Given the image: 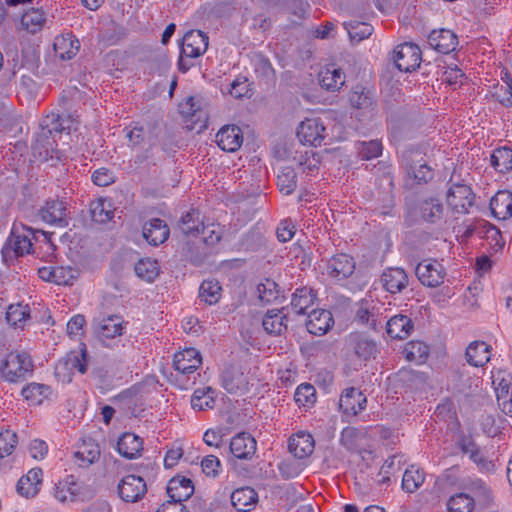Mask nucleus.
<instances>
[{"label": "nucleus", "mask_w": 512, "mask_h": 512, "mask_svg": "<svg viewBox=\"0 0 512 512\" xmlns=\"http://www.w3.org/2000/svg\"><path fill=\"white\" fill-rule=\"evenodd\" d=\"M142 234L150 245L158 246L168 239L170 230L164 220L153 218L145 222Z\"/></svg>", "instance_id": "4be33fe9"}, {"label": "nucleus", "mask_w": 512, "mask_h": 512, "mask_svg": "<svg viewBox=\"0 0 512 512\" xmlns=\"http://www.w3.org/2000/svg\"><path fill=\"white\" fill-rule=\"evenodd\" d=\"M319 165L320 158L318 154L314 152H305L304 154H301L299 157V167L304 173H313L315 170H318Z\"/></svg>", "instance_id": "338daca9"}, {"label": "nucleus", "mask_w": 512, "mask_h": 512, "mask_svg": "<svg viewBox=\"0 0 512 512\" xmlns=\"http://www.w3.org/2000/svg\"><path fill=\"white\" fill-rule=\"evenodd\" d=\"M252 61L257 78L267 86L274 85L276 73L269 59L261 53H256Z\"/></svg>", "instance_id": "e433bc0d"}, {"label": "nucleus", "mask_w": 512, "mask_h": 512, "mask_svg": "<svg viewBox=\"0 0 512 512\" xmlns=\"http://www.w3.org/2000/svg\"><path fill=\"white\" fill-rule=\"evenodd\" d=\"M147 492L143 478L135 475L125 476L118 485L119 496L126 502H137Z\"/></svg>", "instance_id": "4468645a"}, {"label": "nucleus", "mask_w": 512, "mask_h": 512, "mask_svg": "<svg viewBox=\"0 0 512 512\" xmlns=\"http://www.w3.org/2000/svg\"><path fill=\"white\" fill-rule=\"evenodd\" d=\"M294 400L299 407H311L316 402V390L309 383L300 384L294 394Z\"/></svg>", "instance_id": "6e6d98bb"}, {"label": "nucleus", "mask_w": 512, "mask_h": 512, "mask_svg": "<svg viewBox=\"0 0 512 512\" xmlns=\"http://www.w3.org/2000/svg\"><path fill=\"white\" fill-rule=\"evenodd\" d=\"M202 223L203 222L200 220V212L192 209L181 217L178 226L186 236H197L200 234Z\"/></svg>", "instance_id": "c03bdc74"}, {"label": "nucleus", "mask_w": 512, "mask_h": 512, "mask_svg": "<svg viewBox=\"0 0 512 512\" xmlns=\"http://www.w3.org/2000/svg\"><path fill=\"white\" fill-rule=\"evenodd\" d=\"M415 274L418 280L427 287H438L444 281L446 271L441 263L436 260H424L420 262Z\"/></svg>", "instance_id": "9b49d317"}, {"label": "nucleus", "mask_w": 512, "mask_h": 512, "mask_svg": "<svg viewBox=\"0 0 512 512\" xmlns=\"http://www.w3.org/2000/svg\"><path fill=\"white\" fill-rule=\"evenodd\" d=\"M45 21L44 12L40 9L32 8L22 15L20 23L24 30L36 33L42 29Z\"/></svg>", "instance_id": "49530a36"}, {"label": "nucleus", "mask_w": 512, "mask_h": 512, "mask_svg": "<svg viewBox=\"0 0 512 512\" xmlns=\"http://www.w3.org/2000/svg\"><path fill=\"white\" fill-rule=\"evenodd\" d=\"M200 234L203 235V242L208 246L216 245L222 237V228L219 224H208L202 223L200 227Z\"/></svg>", "instance_id": "680f3d73"}, {"label": "nucleus", "mask_w": 512, "mask_h": 512, "mask_svg": "<svg viewBox=\"0 0 512 512\" xmlns=\"http://www.w3.org/2000/svg\"><path fill=\"white\" fill-rule=\"evenodd\" d=\"M209 38L200 30H190L182 38L180 57L178 60V69L186 73L193 63L189 59L198 58L203 55L208 48Z\"/></svg>", "instance_id": "7ed1b4c3"}, {"label": "nucleus", "mask_w": 512, "mask_h": 512, "mask_svg": "<svg viewBox=\"0 0 512 512\" xmlns=\"http://www.w3.org/2000/svg\"><path fill=\"white\" fill-rule=\"evenodd\" d=\"M362 433L354 427H346L341 433L340 442L349 451H356L359 447V439Z\"/></svg>", "instance_id": "e2e57ef3"}, {"label": "nucleus", "mask_w": 512, "mask_h": 512, "mask_svg": "<svg viewBox=\"0 0 512 512\" xmlns=\"http://www.w3.org/2000/svg\"><path fill=\"white\" fill-rule=\"evenodd\" d=\"M334 324L332 314L328 310H313L308 315L306 328L313 335H324Z\"/></svg>", "instance_id": "bb28decb"}, {"label": "nucleus", "mask_w": 512, "mask_h": 512, "mask_svg": "<svg viewBox=\"0 0 512 512\" xmlns=\"http://www.w3.org/2000/svg\"><path fill=\"white\" fill-rule=\"evenodd\" d=\"M450 187L447 191V203L457 213L465 214L474 205L475 195L470 186L463 183L449 181Z\"/></svg>", "instance_id": "0eeeda50"}, {"label": "nucleus", "mask_w": 512, "mask_h": 512, "mask_svg": "<svg viewBox=\"0 0 512 512\" xmlns=\"http://www.w3.org/2000/svg\"><path fill=\"white\" fill-rule=\"evenodd\" d=\"M289 451L297 458L304 459L314 451V439L306 432H298L289 439Z\"/></svg>", "instance_id": "cd10ccee"}, {"label": "nucleus", "mask_w": 512, "mask_h": 512, "mask_svg": "<svg viewBox=\"0 0 512 512\" xmlns=\"http://www.w3.org/2000/svg\"><path fill=\"white\" fill-rule=\"evenodd\" d=\"M348 33L351 40L360 42L368 38L372 32L373 27L367 23L356 22L355 24H349Z\"/></svg>", "instance_id": "69168bd1"}, {"label": "nucleus", "mask_w": 512, "mask_h": 512, "mask_svg": "<svg viewBox=\"0 0 512 512\" xmlns=\"http://www.w3.org/2000/svg\"><path fill=\"white\" fill-rule=\"evenodd\" d=\"M490 209L494 217L506 220L512 216V192L498 191L490 201Z\"/></svg>", "instance_id": "c756f323"}, {"label": "nucleus", "mask_w": 512, "mask_h": 512, "mask_svg": "<svg viewBox=\"0 0 512 512\" xmlns=\"http://www.w3.org/2000/svg\"><path fill=\"white\" fill-rule=\"evenodd\" d=\"M79 41L71 34H63L55 38L53 48L62 60H70L79 51Z\"/></svg>", "instance_id": "f704fd0d"}, {"label": "nucleus", "mask_w": 512, "mask_h": 512, "mask_svg": "<svg viewBox=\"0 0 512 512\" xmlns=\"http://www.w3.org/2000/svg\"><path fill=\"white\" fill-rule=\"evenodd\" d=\"M319 83L328 91H336L344 85L345 76L341 68H337L334 64L328 65L320 71Z\"/></svg>", "instance_id": "72a5a7b5"}, {"label": "nucleus", "mask_w": 512, "mask_h": 512, "mask_svg": "<svg viewBox=\"0 0 512 512\" xmlns=\"http://www.w3.org/2000/svg\"><path fill=\"white\" fill-rule=\"evenodd\" d=\"M34 363L31 356L24 351L9 353L2 362V378L10 383L24 381L27 376L32 375Z\"/></svg>", "instance_id": "39448f33"}, {"label": "nucleus", "mask_w": 512, "mask_h": 512, "mask_svg": "<svg viewBox=\"0 0 512 512\" xmlns=\"http://www.w3.org/2000/svg\"><path fill=\"white\" fill-rule=\"evenodd\" d=\"M429 346L422 341H410L405 345L403 353L408 361L424 363L429 356Z\"/></svg>", "instance_id": "09e8293b"}, {"label": "nucleus", "mask_w": 512, "mask_h": 512, "mask_svg": "<svg viewBox=\"0 0 512 512\" xmlns=\"http://www.w3.org/2000/svg\"><path fill=\"white\" fill-rule=\"evenodd\" d=\"M392 59L398 70L411 72L420 66L421 50L413 43H403L394 49Z\"/></svg>", "instance_id": "6e6552de"}, {"label": "nucleus", "mask_w": 512, "mask_h": 512, "mask_svg": "<svg viewBox=\"0 0 512 512\" xmlns=\"http://www.w3.org/2000/svg\"><path fill=\"white\" fill-rule=\"evenodd\" d=\"M100 457V447L93 440H83L74 453L75 463L82 468H87Z\"/></svg>", "instance_id": "7c9ffc66"}, {"label": "nucleus", "mask_w": 512, "mask_h": 512, "mask_svg": "<svg viewBox=\"0 0 512 512\" xmlns=\"http://www.w3.org/2000/svg\"><path fill=\"white\" fill-rule=\"evenodd\" d=\"M315 300L316 294L312 288H297L292 294L291 308L296 314H305L306 310L314 304Z\"/></svg>", "instance_id": "58836bf2"}, {"label": "nucleus", "mask_w": 512, "mask_h": 512, "mask_svg": "<svg viewBox=\"0 0 512 512\" xmlns=\"http://www.w3.org/2000/svg\"><path fill=\"white\" fill-rule=\"evenodd\" d=\"M134 269L136 275L147 282H152L159 274L158 262L150 258L139 260Z\"/></svg>", "instance_id": "5fc2aeb1"}, {"label": "nucleus", "mask_w": 512, "mask_h": 512, "mask_svg": "<svg viewBox=\"0 0 512 512\" xmlns=\"http://www.w3.org/2000/svg\"><path fill=\"white\" fill-rule=\"evenodd\" d=\"M297 137L304 144L321 146L326 138V128L319 118H307L297 129Z\"/></svg>", "instance_id": "1a4fd4ad"}, {"label": "nucleus", "mask_w": 512, "mask_h": 512, "mask_svg": "<svg viewBox=\"0 0 512 512\" xmlns=\"http://www.w3.org/2000/svg\"><path fill=\"white\" fill-rule=\"evenodd\" d=\"M349 101L354 108L368 109L372 107L374 98L369 90L363 87H356L349 96Z\"/></svg>", "instance_id": "052dcab7"}, {"label": "nucleus", "mask_w": 512, "mask_h": 512, "mask_svg": "<svg viewBox=\"0 0 512 512\" xmlns=\"http://www.w3.org/2000/svg\"><path fill=\"white\" fill-rule=\"evenodd\" d=\"M380 281L387 292L395 294L407 287L409 278L404 269L391 267L383 271Z\"/></svg>", "instance_id": "5701e85b"}, {"label": "nucleus", "mask_w": 512, "mask_h": 512, "mask_svg": "<svg viewBox=\"0 0 512 512\" xmlns=\"http://www.w3.org/2000/svg\"><path fill=\"white\" fill-rule=\"evenodd\" d=\"M286 315L281 310H268L265 314L262 326L271 335H281L287 329Z\"/></svg>", "instance_id": "ea45409f"}, {"label": "nucleus", "mask_w": 512, "mask_h": 512, "mask_svg": "<svg viewBox=\"0 0 512 512\" xmlns=\"http://www.w3.org/2000/svg\"><path fill=\"white\" fill-rule=\"evenodd\" d=\"M222 287L216 280H205L199 288V298L209 305L216 304L221 298Z\"/></svg>", "instance_id": "8fccbe9b"}, {"label": "nucleus", "mask_w": 512, "mask_h": 512, "mask_svg": "<svg viewBox=\"0 0 512 512\" xmlns=\"http://www.w3.org/2000/svg\"><path fill=\"white\" fill-rule=\"evenodd\" d=\"M22 130L20 117L10 110L5 112L4 117H2V133L9 138H15L22 133Z\"/></svg>", "instance_id": "4d7b16f0"}, {"label": "nucleus", "mask_w": 512, "mask_h": 512, "mask_svg": "<svg viewBox=\"0 0 512 512\" xmlns=\"http://www.w3.org/2000/svg\"><path fill=\"white\" fill-rule=\"evenodd\" d=\"M469 491L473 494L475 504L486 508L489 507L494 499L493 491L483 480L475 479L469 483Z\"/></svg>", "instance_id": "37998d69"}, {"label": "nucleus", "mask_w": 512, "mask_h": 512, "mask_svg": "<svg viewBox=\"0 0 512 512\" xmlns=\"http://www.w3.org/2000/svg\"><path fill=\"white\" fill-rule=\"evenodd\" d=\"M475 499L466 493H457L447 501L448 512H472Z\"/></svg>", "instance_id": "603ef678"}, {"label": "nucleus", "mask_w": 512, "mask_h": 512, "mask_svg": "<svg viewBox=\"0 0 512 512\" xmlns=\"http://www.w3.org/2000/svg\"><path fill=\"white\" fill-rule=\"evenodd\" d=\"M367 400L357 388L350 387L344 390L339 400L340 410L347 415H357L365 409Z\"/></svg>", "instance_id": "a211bd4d"}, {"label": "nucleus", "mask_w": 512, "mask_h": 512, "mask_svg": "<svg viewBox=\"0 0 512 512\" xmlns=\"http://www.w3.org/2000/svg\"><path fill=\"white\" fill-rule=\"evenodd\" d=\"M413 329L414 324L406 315H395L387 321V333L394 339H406Z\"/></svg>", "instance_id": "473e14b6"}, {"label": "nucleus", "mask_w": 512, "mask_h": 512, "mask_svg": "<svg viewBox=\"0 0 512 512\" xmlns=\"http://www.w3.org/2000/svg\"><path fill=\"white\" fill-rule=\"evenodd\" d=\"M380 305L371 298L361 299L356 304L355 321L371 329H376L379 322Z\"/></svg>", "instance_id": "2eb2a0df"}, {"label": "nucleus", "mask_w": 512, "mask_h": 512, "mask_svg": "<svg viewBox=\"0 0 512 512\" xmlns=\"http://www.w3.org/2000/svg\"><path fill=\"white\" fill-rule=\"evenodd\" d=\"M382 143L378 140H371L361 144L360 156L364 160L376 158L382 153Z\"/></svg>", "instance_id": "774afa93"}, {"label": "nucleus", "mask_w": 512, "mask_h": 512, "mask_svg": "<svg viewBox=\"0 0 512 512\" xmlns=\"http://www.w3.org/2000/svg\"><path fill=\"white\" fill-rule=\"evenodd\" d=\"M424 479V472L415 466H411L404 472L402 478V488L408 493H413L421 487Z\"/></svg>", "instance_id": "864d4df0"}, {"label": "nucleus", "mask_w": 512, "mask_h": 512, "mask_svg": "<svg viewBox=\"0 0 512 512\" xmlns=\"http://www.w3.org/2000/svg\"><path fill=\"white\" fill-rule=\"evenodd\" d=\"M277 185L285 195L293 193L297 187V174L294 169L284 168L277 177Z\"/></svg>", "instance_id": "13d9d810"}, {"label": "nucleus", "mask_w": 512, "mask_h": 512, "mask_svg": "<svg viewBox=\"0 0 512 512\" xmlns=\"http://www.w3.org/2000/svg\"><path fill=\"white\" fill-rule=\"evenodd\" d=\"M90 212L93 221L106 223L113 217L112 203L109 200L98 199L91 203Z\"/></svg>", "instance_id": "3c124183"}, {"label": "nucleus", "mask_w": 512, "mask_h": 512, "mask_svg": "<svg viewBox=\"0 0 512 512\" xmlns=\"http://www.w3.org/2000/svg\"><path fill=\"white\" fill-rule=\"evenodd\" d=\"M348 349L364 361L375 358L378 354V345L372 338L359 332L350 333L346 339Z\"/></svg>", "instance_id": "9d476101"}, {"label": "nucleus", "mask_w": 512, "mask_h": 512, "mask_svg": "<svg viewBox=\"0 0 512 512\" xmlns=\"http://www.w3.org/2000/svg\"><path fill=\"white\" fill-rule=\"evenodd\" d=\"M202 364V357L195 348H186L174 355L173 366L182 375L194 373Z\"/></svg>", "instance_id": "dca6fc26"}, {"label": "nucleus", "mask_w": 512, "mask_h": 512, "mask_svg": "<svg viewBox=\"0 0 512 512\" xmlns=\"http://www.w3.org/2000/svg\"><path fill=\"white\" fill-rule=\"evenodd\" d=\"M218 146L227 152H235L243 143V134L236 125H227L222 127L216 134Z\"/></svg>", "instance_id": "393cba45"}, {"label": "nucleus", "mask_w": 512, "mask_h": 512, "mask_svg": "<svg viewBox=\"0 0 512 512\" xmlns=\"http://www.w3.org/2000/svg\"><path fill=\"white\" fill-rule=\"evenodd\" d=\"M491 165L500 173L512 171V148L505 146L495 149L491 155Z\"/></svg>", "instance_id": "a18cd8bd"}, {"label": "nucleus", "mask_w": 512, "mask_h": 512, "mask_svg": "<svg viewBox=\"0 0 512 512\" xmlns=\"http://www.w3.org/2000/svg\"><path fill=\"white\" fill-rule=\"evenodd\" d=\"M474 234L484 235L486 238L492 239L495 242L494 249L496 251L504 246L500 230L488 221L477 220L468 225L463 233V237L469 238Z\"/></svg>", "instance_id": "aec40b11"}, {"label": "nucleus", "mask_w": 512, "mask_h": 512, "mask_svg": "<svg viewBox=\"0 0 512 512\" xmlns=\"http://www.w3.org/2000/svg\"><path fill=\"white\" fill-rule=\"evenodd\" d=\"M194 493V485L190 478L177 475L170 479L167 485V494L170 500L182 502L188 500Z\"/></svg>", "instance_id": "b1692460"}, {"label": "nucleus", "mask_w": 512, "mask_h": 512, "mask_svg": "<svg viewBox=\"0 0 512 512\" xmlns=\"http://www.w3.org/2000/svg\"><path fill=\"white\" fill-rule=\"evenodd\" d=\"M491 347L484 341H473L466 348L467 362L474 367H483L490 361Z\"/></svg>", "instance_id": "2f4dec72"}, {"label": "nucleus", "mask_w": 512, "mask_h": 512, "mask_svg": "<svg viewBox=\"0 0 512 512\" xmlns=\"http://www.w3.org/2000/svg\"><path fill=\"white\" fill-rule=\"evenodd\" d=\"M216 392L211 387L196 389L191 398V405L193 409L205 410L213 408L215 404Z\"/></svg>", "instance_id": "de8ad7c7"}, {"label": "nucleus", "mask_w": 512, "mask_h": 512, "mask_svg": "<svg viewBox=\"0 0 512 512\" xmlns=\"http://www.w3.org/2000/svg\"><path fill=\"white\" fill-rule=\"evenodd\" d=\"M143 441L133 433H124L117 442L118 452L127 459H133L140 455Z\"/></svg>", "instance_id": "4c0bfd02"}, {"label": "nucleus", "mask_w": 512, "mask_h": 512, "mask_svg": "<svg viewBox=\"0 0 512 512\" xmlns=\"http://www.w3.org/2000/svg\"><path fill=\"white\" fill-rule=\"evenodd\" d=\"M230 94L237 99L243 97H250L252 95L250 83L247 77L239 76L232 83L230 88Z\"/></svg>", "instance_id": "0e129e2a"}, {"label": "nucleus", "mask_w": 512, "mask_h": 512, "mask_svg": "<svg viewBox=\"0 0 512 512\" xmlns=\"http://www.w3.org/2000/svg\"><path fill=\"white\" fill-rule=\"evenodd\" d=\"M30 318V308L22 303L11 304L8 306L5 319L9 326L23 329L25 323Z\"/></svg>", "instance_id": "79ce46f5"}, {"label": "nucleus", "mask_w": 512, "mask_h": 512, "mask_svg": "<svg viewBox=\"0 0 512 512\" xmlns=\"http://www.w3.org/2000/svg\"><path fill=\"white\" fill-rule=\"evenodd\" d=\"M51 394V387L46 384L31 382L21 389V395L33 405H40Z\"/></svg>", "instance_id": "a19ab883"}, {"label": "nucleus", "mask_w": 512, "mask_h": 512, "mask_svg": "<svg viewBox=\"0 0 512 512\" xmlns=\"http://www.w3.org/2000/svg\"><path fill=\"white\" fill-rule=\"evenodd\" d=\"M443 204L436 197H428L419 200L417 203H407L405 219L410 224L417 222L419 219L427 223H437L443 216Z\"/></svg>", "instance_id": "423d86ee"}, {"label": "nucleus", "mask_w": 512, "mask_h": 512, "mask_svg": "<svg viewBox=\"0 0 512 512\" xmlns=\"http://www.w3.org/2000/svg\"><path fill=\"white\" fill-rule=\"evenodd\" d=\"M428 44L436 51L448 54L458 45V38L448 29L433 30L428 36Z\"/></svg>", "instance_id": "a878e982"}, {"label": "nucleus", "mask_w": 512, "mask_h": 512, "mask_svg": "<svg viewBox=\"0 0 512 512\" xmlns=\"http://www.w3.org/2000/svg\"><path fill=\"white\" fill-rule=\"evenodd\" d=\"M258 298L263 303H271L279 297L277 283L269 278L264 279L257 285Z\"/></svg>", "instance_id": "bf43d9fd"}, {"label": "nucleus", "mask_w": 512, "mask_h": 512, "mask_svg": "<svg viewBox=\"0 0 512 512\" xmlns=\"http://www.w3.org/2000/svg\"><path fill=\"white\" fill-rule=\"evenodd\" d=\"M81 492V483L73 475H68L55 485L54 497L61 503L75 502Z\"/></svg>", "instance_id": "6ab92c4d"}, {"label": "nucleus", "mask_w": 512, "mask_h": 512, "mask_svg": "<svg viewBox=\"0 0 512 512\" xmlns=\"http://www.w3.org/2000/svg\"><path fill=\"white\" fill-rule=\"evenodd\" d=\"M66 120L58 114L51 113L45 116L39 130L34 134L31 149L33 156L40 161L61 160L62 153L56 148L55 136L64 131H71V126H64Z\"/></svg>", "instance_id": "f257e3e1"}, {"label": "nucleus", "mask_w": 512, "mask_h": 512, "mask_svg": "<svg viewBox=\"0 0 512 512\" xmlns=\"http://www.w3.org/2000/svg\"><path fill=\"white\" fill-rule=\"evenodd\" d=\"M43 471L41 468H32L28 473L22 476L16 486L19 495L25 498L35 497L42 485Z\"/></svg>", "instance_id": "412c9836"}, {"label": "nucleus", "mask_w": 512, "mask_h": 512, "mask_svg": "<svg viewBox=\"0 0 512 512\" xmlns=\"http://www.w3.org/2000/svg\"><path fill=\"white\" fill-rule=\"evenodd\" d=\"M88 352L84 343H80L77 351H70L55 365L54 375L59 382L70 383L75 371L81 374L87 372Z\"/></svg>", "instance_id": "20e7f679"}, {"label": "nucleus", "mask_w": 512, "mask_h": 512, "mask_svg": "<svg viewBox=\"0 0 512 512\" xmlns=\"http://www.w3.org/2000/svg\"><path fill=\"white\" fill-rule=\"evenodd\" d=\"M356 268L355 260L352 256L339 253L331 257L326 264L327 274L336 280H344L350 277Z\"/></svg>", "instance_id": "ddd939ff"}, {"label": "nucleus", "mask_w": 512, "mask_h": 512, "mask_svg": "<svg viewBox=\"0 0 512 512\" xmlns=\"http://www.w3.org/2000/svg\"><path fill=\"white\" fill-rule=\"evenodd\" d=\"M31 234L30 228H26L22 224H14L10 236L2 248V262L10 266L19 257L29 254L32 248Z\"/></svg>", "instance_id": "f03ea898"}, {"label": "nucleus", "mask_w": 512, "mask_h": 512, "mask_svg": "<svg viewBox=\"0 0 512 512\" xmlns=\"http://www.w3.org/2000/svg\"><path fill=\"white\" fill-rule=\"evenodd\" d=\"M39 215L48 224L59 227L68 225V213L66 202L59 199H51L39 210Z\"/></svg>", "instance_id": "f8f14e48"}, {"label": "nucleus", "mask_w": 512, "mask_h": 512, "mask_svg": "<svg viewBox=\"0 0 512 512\" xmlns=\"http://www.w3.org/2000/svg\"><path fill=\"white\" fill-rule=\"evenodd\" d=\"M256 450L257 442L249 433H238L230 441V451L237 459L250 460Z\"/></svg>", "instance_id": "f3484780"}, {"label": "nucleus", "mask_w": 512, "mask_h": 512, "mask_svg": "<svg viewBox=\"0 0 512 512\" xmlns=\"http://www.w3.org/2000/svg\"><path fill=\"white\" fill-rule=\"evenodd\" d=\"M125 322L120 316L111 315L103 318L96 327V334L99 339H113L117 336L122 335L125 327Z\"/></svg>", "instance_id": "c85d7f7f"}, {"label": "nucleus", "mask_w": 512, "mask_h": 512, "mask_svg": "<svg viewBox=\"0 0 512 512\" xmlns=\"http://www.w3.org/2000/svg\"><path fill=\"white\" fill-rule=\"evenodd\" d=\"M231 504L238 511H249L257 502L258 494L251 487H242L231 494Z\"/></svg>", "instance_id": "c9c22d12"}]
</instances>
